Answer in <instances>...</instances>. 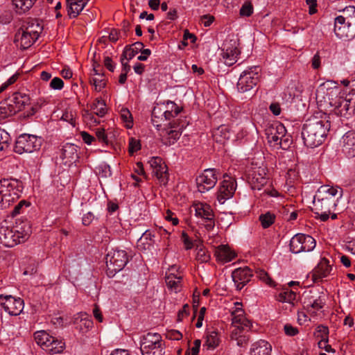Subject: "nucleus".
Listing matches in <instances>:
<instances>
[{"label": "nucleus", "instance_id": "obj_1", "mask_svg": "<svg viewBox=\"0 0 355 355\" xmlns=\"http://www.w3.org/2000/svg\"><path fill=\"white\" fill-rule=\"evenodd\" d=\"M330 129V123L326 116L314 115L303 125L302 137L304 144L309 148H315L325 140Z\"/></svg>", "mask_w": 355, "mask_h": 355}, {"label": "nucleus", "instance_id": "obj_2", "mask_svg": "<svg viewBox=\"0 0 355 355\" xmlns=\"http://www.w3.org/2000/svg\"><path fill=\"white\" fill-rule=\"evenodd\" d=\"M343 196V189L339 187L321 186L314 196L315 214L322 221H326L329 214L337 205V200Z\"/></svg>", "mask_w": 355, "mask_h": 355}, {"label": "nucleus", "instance_id": "obj_3", "mask_svg": "<svg viewBox=\"0 0 355 355\" xmlns=\"http://www.w3.org/2000/svg\"><path fill=\"white\" fill-rule=\"evenodd\" d=\"M31 234L28 223H21L15 226H0V243L5 247L12 248L26 241Z\"/></svg>", "mask_w": 355, "mask_h": 355}, {"label": "nucleus", "instance_id": "obj_4", "mask_svg": "<svg viewBox=\"0 0 355 355\" xmlns=\"http://www.w3.org/2000/svg\"><path fill=\"white\" fill-rule=\"evenodd\" d=\"M334 32L341 40H350L355 37V7H346L342 15L335 18Z\"/></svg>", "mask_w": 355, "mask_h": 355}, {"label": "nucleus", "instance_id": "obj_5", "mask_svg": "<svg viewBox=\"0 0 355 355\" xmlns=\"http://www.w3.org/2000/svg\"><path fill=\"white\" fill-rule=\"evenodd\" d=\"M232 325L233 329L231 333V338L237 342L239 346H243L246 344L249 340L246 334L250 330L252 324L248 320L241 308H236L232 312Z\"/></svg>", "mask_w": 355, "mask_h": 355}, {"label": "nucleus", "instance_id": "obj_6", "mask_svg": "<svg viewBox=\"0 0 355 355\" xmlns=\"http://www.w3.org/2000/svg\"><path fill=\"white\" fill-rule=\"evenodd\" d=\"M43 27L35 19L26 21L17 31L15 36V42H19L21 48L26 49L31 46L38 39Z\"/></svg>", "mask_w": 355, "mask_h": 355}, {"label": "nucleus", "instance_id": "obj_7", "mask_svg": "<svg viewBox=\"0 0 355 355\" xmlns=\"http://www.w3.org/2000/svg\"><path fill=\"white\" fill-rule=\"evenodd\" d=\"M164 347L160 334L148 333L141 340L140 351L142 355H164Z\"/></svg>", "mask_w": 355, "mask_h": 355}, {"label": "nucleus", "instance_id": "obj_8", "mask_svg": "<svg viewBox=\"0 0 355 355\" xmlns=\"http://www.w3.org/2000/svg\"><path fill=\"white\" fill-rule=\"evenodd\" d=\"M105 260L107 275L112 277L125 267L128 261V258L125 250H114L107 254Z\"/></svg>", "mask_w": 355, "mask_h": 355}, {"label": "nucleus", "instance_id": "obj_9", "mask_svg": "<svg viewBox=\"0 0 355 355\" xmlns=\"http://www.w3.org/2000/svg\"><path fill=\"white\" fill-rule=\"evenodd\" d=\"M260 71L261 69L258 66H252L243 71L236 85L238 91L245 93L253 89L259 80Z\"/></svg>", "mask_w": 355, "mask_h": 355}, {"label": "nucleus", "instance_id": "obj_10", "mask_svg": "<svg viewBox=\"0 0 355 355\" xmlns=\"http://www.w3.org/2000/svg\"><path fill=\"white\" fill-rule=\"evenodd\" d=\"M42 139L33 135L22 134L18 137L15 145V151L18 154L32 153L39 149Z\"/></svg>", "mask_w": 355, "mask_h": 355}, {"label": "nucleus", "instance_id": "obj_11", "mask_svg": "<svg viewBox=\"0 0 355 355\" xmlns=\"http://www.w3.org/2000/svg\"><path fill=\"white\" fill-rule=\"evenodd\" d=\"M0 193L4 197L5 202L11 204L20 197L21 186L17 180L3 179L0 180Z\"/></svg>", "mask_w": 355, "mask_h": 355}, {"label": "nucleus", "instance_id": "obj_12", "mask_svg": "<svg viewBox=\"0 0 355 355\" xmlns=\"http://www.w3.org/2000/svg\"><path fill=\"white\" fill-rule=\"evenodd\" d=\"M315 239L306 234H297L290 241V250L293 253L310 252L315 247Z\"/></svg>", "mask_w": 355, "mask_h": 355}, {"label": "nucleus", "instance_id": "obj_13", "mask_svg": "<svg viewBox=\"0 0 355 355\" xmlns=\"http://www.w3.org/2000/svg\"><path fill=\"white\" fill-rule=\"evenodd\" d=\"M239 40L237 38L232 37L227 39L222 48V57L226 65L232 66L236 61L241 51L239 49Z\"/></svg>", "mask_w": 355, "mask_h": 355}, {"label": "nucleus", "instance_id": "obj_14", "mask_svg": "<svg viewBox=\"0 0 355 355\" xmlns=\"http://www.w3.org/2000/svg\"><path fill=\"white\" fill-rule=\"evenodd\" d=\"M218 175L219 173L214 168L205 169L196 180L198 191L205 193L214 188Z\"/></svg>", "mask_w": 355, "mask_h": 355}, {"label": "nucleus", "instance_id": "obj_15", "mask_svg": "<svg viewBox=\"0 0 355 355\" xmlns=\"http://www.w3.org/2000/svg\"><path fill=\"white\" fill-rule=\"evenodd\" d=\"M0 304L10 315H19L24 309V300L12 295H0Z\"/></svg>", "mask_w": 355, "mask_h": 355}, {"label": "nucleus", "instance_id": "obj_16", "mask_svg": "<svg viewBox=\"0 0 355 355\" xmlns=\"http://www.w3.org/2000/svg\"><path fill=\"white\" fill-rule=\"evenodd\" d=\"M152 173L157 177L161 184L165 185L168 182L167 166L160 157H153L149 161Z\"/></svg>", "mask_w": 355, "mask_h": 355}, {"label": "nucleus", "instance_id": "obj_17", "mask_svg": "<svg viewBox=\"0 0 355 355\" xmlns=\"http://www.w3.org/2000/svg\"><path fill=\"white\" fill-rule=\"evenodd\" d=\"M223 177L224 180L218 192V200L221 203L232 198L236 190L235 181L227 175Z\"/></svg>", "mask_w": 355, "mask_h": 355}, {"label": "nucleus", "instance_id": "obj_18", "mask_svg": "<svg viewBox=\"0 0 355 355\" xmlns=\"http://www.w3.org/2000/svg\"><path fill=\"white\" fill-rule=\"evenodd\" d=\"M286 130L282 123L272 125L266 130V135L268 143L275 148H278V142L284 137Z\"/></svg>", "mask_w": 355, "mask_h": 355}, {"label": "nucleus", "instance_id": "obj_19", "mask_svg": "<svg viewBox=\"0 0 355 355\" xmlns=\"http://www.w3.org/2000/svg\"><path fill=\"white\" fill-rule=\"evenodd\" d=\"M234 282L239 289H241L252 277V272L248 267L239 268L234 270L232 274Z\"/></svg>", "mask_w": 355, "mask_h": 355}, {"label": "nucleus", "instance_id": "obj_20", "mask_svg": "<svg viewBox=\"0 0 355 355\" xmlns=\"http://www.w3.org/2000/svg\"><path fill=\"white\" fill-rule=\"evenodd\" d=\"M175 271H176V266H172L166 275L165 282L170 290L178 293L182 287L181 282L182 277L180 274H175Z\"/></svg>", "mask_w": 355, "mask_h": 355}, {"label": "nucleus", "instance_id": "obj_21", "mask_svg": "<svg viewBox=\"0 0 355 355\" xmlns=\"http://www.w3.org/2000/svg\"><path fill=\"white\" fill-rule=\"evenodd\" d=\"M343 151L348 157H355V132L348 131L342 137L340 141Z\"/></svg>", "mask_w": 355, "mask_h": 355}, {"label": "nucleus", "instance_id": "obj_22", "mask_svg": "<svg viewBox=\"0 0 355 355\" xmlns=\"http://www.w3.org/2000/svg\"><path fill=\"white\" fill-rule=\"evenodd\" d=\"M167 114L168 112L163 105H157L154 107L152 111V123L154 126L159 128L164 121H169Z\"/></svg>", "mask_w": 355, "mask_h": 355}, {"label": "nucleus", "instance_id": "obj_23", "mask_svg": "<svg viewBox=\"0 0 355 355\" xmlns=\"http://www.w3.org/2000/svg\"><path fill=\"white\" fill-rule=\"evenodd\" d=\"M331 270L332 268L329 264V261L325 258L322 259L313 270V279L314 282H317L329 276Z\"/></svg>", "mask_w": 355, "mask_h": 355}, {"label": "nucleus", "instance_id": "obj_24", "mask_svg": "<svg viewBox=\"0 0 355 355\" xmlns=\"http://www.w3.org/2000/svg\"><path fill=\"white\" fill-rule=\"evenodd\" d=\"M98 67H99V64L94 62L93 69L90 73L89 83L94 86L96 91L100 92L105 87L106 83L103 78V73L97 69Z\"/></svg>", "mask_w": 355, "mask_h": 355}, {"label": "nucleus", "instance_id": "obj_25", "mask_svg": "<svg viewBox=\"0 0 355 355\" xmlns=\"http://www.w3.org/2000/svg\"><path fill=\"white\" fill-rule=\"evenodd\" d=\"M15 103V107L7 103L0 104V119H4L21 110L22 107L24 105L25 102L23 101L20 104V102L17 101Z\"/></svg>", "mask_w": 355, "mask_h": 355}, {"label": "nucleus", "instance_id": "obj_26", "mask_svg": "<svg viewBox=\"0 0 355 355\" xmlns=\"http://www.w3.org/2000/svg\"><path fill=\"white\" fill-rule=\"evenodd\" d=\"M214 254L218 261L223 263L230 262L235 257V253L225 245L218 246L215 250Z\"/></svg>", "mask_w": 355, "mask_h": 355}, {"label": "nucleus", "instance_id": "obj_27", "mask_svg": "<svg viewBox=\"0 0 355 355\" xmlns=\"http://www.w3.org/2000/svg\"><path fill=\"white\" fill-rule=\"evenodd\" d=\"M89 0H67V11L70 18H76L83 10Z\"/></svg>", "mask_w": 355, "mask_h": 355}, {"label": "nucleus", "instance_id": "obj_28", "mask_svg": "<svg viewBox=\"0 0 355 355\" xmlns=\"http://www.w3.org/2000/svg\"><path fill=\"white\" fill-rule=\"evenodd\" d=\"M179 121L180 120L178 119L177 121H173V122L169 123L171 128H173L169 132H168V139L169 144H174V142L180 138L182 134V131L185 127V123L182 121L180 122Z\"/></svg>", "mask_w": 355, "mask_h": 355}, {"label": "nucleus", "instance_id": "obj_29", "mask_svg": "<svg viewBox=\"0 0 355 355\" xmlns=\"http://www.w3.org/2000/svg\"><path fill=\"white\" fill-rule=\"evenodd\" d=\"M272 347L269 343L260 340L252 344L250 355H270Z\"/></svg>", "mask_w": 355, "mask_h": 355}, {"label": "nucleus", "instance_id": "obj_30", "mask_svg": "<svg viewBox=\"0 0 355 355\" xmlns=\"http://www.w3.org/2000/svg\"><path fill=\"white\" fill-rule=\"evenodd\" d=\"M64 348L65 343L62 339L53 336L47 346H45L44 351L50 355H54L62 353Z\"/></svg>", "mask_w": 355, "mask_h": 355}, {"label": "nucleus", "instance_id": "obj_31", "mask_svg": "<svg viewBox=\"0 0 355 355\" xmlns=\"http://www.w3.org/2000/svg\"><path fill=\"white\" fill-rule=\"evenodd\" d=\"M212 135L216 142L224 144L230 138L232 133L227 125H221L214 130Z\"/></svg>", "mask_w": 355, "mask_h": 355}, {"label": "nucleus", "instance_id": "obj_32", "mask_svg": "<svg viewBox=\"0 0 355 355\" xmlns=\"http://www.w3.org/2000/svg\"><path fill=\"white\" fill-rule=\"evenodd\" d=\"M196 216L202 218L211 219L214 217L213 211L210 205L207 203L197 202L193 205Z\"/></svg>", "mask_w": 355, "mask_h": 355}, {"label": "nucleus", "instance_id": "obj_33", "mask_svg": "<svg viewBox=\"0 0 355 355\" xmlns=\"http://www.w3.org/2000/svg\"><path fill=\"white\" fill-rule=\"evenodd\" d=\"M144 44L141 42H136L131 46H127L123 52V57L130 60L133 58L138 52L141 51L144 49Z\"/></svg>", "mask_w": 355, "mask_h": 355}, {"label": "nucleus", "instance_id": "obj_34", "mask_svg": "<svg viewBox=\"0 0 355 355\" xmlns=\"http://www.w3.org/2000/svg\"><path fill=\"white\" fill-rule=\"evenodd\" d=\"M62 159L71 162L78 158L77 146L74 144H67L64 146L62 152Z\"/></svg>", "mask_w": 355, "mask_h": 355}, {"label": "nucleus", "instance_id": "obj_35", "mask_svg": "<svg viewBox=\"0 0 355 355\" xmlns=\"http://www.w3.org/2000/svg\"><path fill=\"white\" fill-rule=\"evenodd\" d=\"M53 337V336L50 335L44 330L37 331L34 334V338L36 343L44 350L45 349V346H47L48 343H50Z\"/></svg>", "mask_w": 355, "mask_h": 355}, {"label": "nucleus", "instance_id": "obj_36", "mask_svg": "<svg viewBox=\"0 0 355 355\" xmlns=\"http://www.w3.org/2000/svg\"><path fill=\"white\" fill-rule=\"evenodd\" d=\"M277 300L281 302H287L291 304V306L295 305V301L296 299V293L288 289L281 291L277 296Z\"/></svg>", "mask_w": 355, "mask_h": 355}, {"label": "nucleus", "instance_id": "obj_37", "mask_svg": "<svg viewBox=\"0 0 355 355\" xmlns=\"http://www.w3.org/2000/svg\"><path fill=\"white\" fill-rule=\"evenodd\" d=\"M74 323L78 325L80 330L84 329L88 330L92 328L93 322L92 320L87 318L86 313H80L77 314L74 318Z\"/></svg>", "mask_w": 355, "mask_h": 355}, {"label": "nucleus", "instance_id": "obj_38", "mask_svg": "<svg viewBox=\"0 0 355 355\" xmlns=\"http://www.w3.org/2000/svg\"><path fill=\"white\" fill-rule=\"evenodd\" d=\"M37 0H12V3L17 12L19 13H24L28 11L35 4Z\"/></svg>", "mask_w": 355, "mask_h": 355}, {"label": "nucleus", "instance_id": "obj_39", "mask_svg": "<svg viewBox=\"0 0 355 355\" xmlns=\"http://www.w3.org/2000/svg\"><path fill=\"white\" fill-rule=\"evenodd\" d=\"M219 343L220 338L218 332L211 331L207 333L205 345L207 346L208 349L216 348L219 345Z\"/></svg>", "mask_w": 355, "mask_h": 355}, {"label": "nucleus", "instance_id": "obj_40", "mask_svg": "<svg viewBox=\"0 0 355 355\" xmlns=\"http://www.w3.org/2000/svg\"><path fill=\"white\" fill-rule=\"evenodd\" d=\"M105 106L103 101L96 98L91 106V109L95 114L102 117L106 114Z\"/></svg>", "mask_w": 355, "mask_h": 355}, {"label": "nucleus", "instance_id": "obj_41", "mask_svg": "<svg viewBox=\"0 0 355 355\" xmlns=\"http://www.w3.org/2000/svg\"><path fill=\"white\" fill-rule=\"evenodd\" d=\"M164 106V108L167 110L168 112V114H167V116L169 119V121L176 116L180 112L181 108L178 107L174 102L172 101H167L166 104H162Z\"/></svg>", "mask_w": 355, "mask_h": 355}, {"label": "nucleus", "instance_id": "obj_42", "mask_svg": "<svg viewBox=\"0 0 355 355\" xmlns=\"http://www.w3.org/2000/svg\"><path fill=\"white\" fill-rule=\"evenodd\" d=\"M275 219V215L270 212H267L259 216V220L263 228L269 227L272 224L274 223Z\"/></svg>", "mask_w": 355, "mask_h": 355}, {"label": "nucleus", "instance_id": "obj_43", "mask_svg": "<svg viewBox=\"0 0 355 355\" xmlns=\"http://www.w3.org/2000/svg\"><path fill=\"white\" fill-rule=\"evenodd\" d=\"M196 259L201 263H207L210 259V254L202 245L196 247Z\"/></svg>", "mask_w": 355, "mask_h": 355}, {"label": "nucleus", "instance_id": "obj_44", "mask_svg": "<svg viewBox=\"0 0 355 355\" xmlns=\"http://www.w3.org/2000/svg\"><path fill=\"white\" fill-rule=\"evenodd\" d=\"M254 8L250 1H245L239 10L241 17H250L253 14Z\"/></svg>", "mask_w": 355, "mask_h": 355}, {"label": "nucleus", "instance_id": "obj_45", "mask_svg": "<svg viewBox=\"0 0 355 355\" xmlns=\"http://www.w3.org/2000/svg\"><path fill=\"white\" fill-rule=\"evenodd\" d=\"M255 274L257 278L265 282L267 285L270 286H275L274 282L264 270L259 268L255 271Z\"/></svg>", "mask_w": 355, "mask_h": 355}, {"label": "nucleus", "instance_id": "obj_46", "mask_svg": "<svg viewBox=\"0 0 355 355\" xmlns=\"http://www.w3.org/2000/svg\"><path fill=\"white\" fill-rule=\"evenodd\" d=\"M329 330L327 326L319 325L317 327L315 332V336L319 339L329 338Z\"/></svg>", "mask_w": 355, "mask_h": 355}, {"label": "nucleus", "instance_id": "obj_47", "mask_svg": "<svg viewBox=\"0 0 355 355\" xmlns=\"http://www.w3.org/2000/svg\"><path fill=\"white\" fill-rule=\"evenodd\" d=\"M121 117L126 123V126L128 128L132 126V114L128 109H122L121 110Z\"/></svg>", "mask_w": 355, "mask_h": 355}, {"label": "nucleus", "instance_id": "obj_48", "mask_svg": "<svg viewBox=\"0 0 355 355\" xmlns=\"http://www.w3.org/2000/svg\"><path fill=\"white\" fill-rule=\"evenodd\" d=\"M329 104L336 109H339L343 106L346 111L348 110V101L340 96H338L334 102L330 101Z\"/></svg>", "mask_w": 355, "mask_h": 355}, {"label": "nucleus", "instance_id": "obj_49", "mask_svg": "<svg viewBox=\"0 0 355 355\" xmlns=\"http://www.w3.org/2000/svg\"><path fill=\"white\" fill-rule=\"evenodd\" d=\"M9 135L4 130L0 128V151L8 147Z\"/></svg>", "mask_w": 355, "mask_h": 355}, {"label": "nucleus", "instance_id": "obj_50", "mask_svg": "<svg viewBox=\"0 0 355 355\" xmlns=\"http://www.w3.org/2000/svg\"><path fill=\"white\" fill-rule=\"evenodd\" d=\"M280 141L281 142H278V148L279 147L284 150L288 148L292 144L291 137L287 135L286 133L284 134V137H282Z\"/></svg>", "mask_w": 355, "mask_h": 355}, {"label": "nucleus", "instance_id": "obj_51", "mask_svg": "<svg viewBox=\"0 0 355 355\" xmlns=\"http://www.w3.org/2000/svg\"><path fill=\"white\" fill-rule=\"evenodd\" d=\"M64 87L63 80L58 77L53 78L50 83V87L53 89L60 90Z\"/></svg>", "mask_w": 355, "mask_h": 355}, {"label": "nucleus", "instance_id": "obj_52", "mask_svg": "<svg viewBox=\"0 0 355 355\" xmlns=\"http://www.w3.org/2000/svg\"><path fill=\"white\" fill-rule=\"evenodd\" d=\"M141 148L139 141L131 138L129 141V153L133 154Z\"/></svg>", "mask_w": 355, "mask_h": 355}, {"label": "nucleus", "instance_id": "obj_53", "mask_svg": "<svg viewBox=\"0 0 355 355\" xmlns=\"http://www.w3.org/2000/svg\"><path fill=\"white\" fill-rule=\"evenodd\" d=\"M328 342L329 338L319 340L318 343L319 348L324 349L327 352L334 353L335 350L328 344Z\"/></svg>", "mask_w": 355, "mask_h": 355}, {"label": "nucleus", "instance_id": "obj_54", "mask_svg": "<svg viewBox=\"0 0 355 355\" xmlns=\"http://www.w3.org/2000/svg\"><path fill=\"white\" fill-rule=\"evenodd\" d=\"M284 333L288 336H294L299 333L297 328L290 324H286L284 327Z\"/></svg>", "mask_w": 355, "mask_h": 355}, {"label": "nucleus", "instance_id": "obj_55", "mask_svg": "<svg viewBox=\"0 0 355 355\" xmlns=\"http://www.w3.org/2000/svg\"><path fill=\"white\" fill-rule=\"evenodd\" d=\"M96 135L99 141L104 143L105 144H108L107 136L105 134L104 129H98L96 132Z\"/></svg>", "mask_w": 355, "mask_h": 355}, {"label": "nucleus", "instance_id": "obj_56", "mask_svg": "<svg viewBox=\"0 0 355 355\" xmlns=\"http://www.w3.org/2000/svg\"><path fill=\"white\" fill-rule=\"evenodd\" d=\"M182 241L186 250H190L193 248V245L192 241L184 232H183L182 234Z\"/></svg>", "mask_w": 355, "mask_h": 355}, {"label": "nucleus", "instance_id": "obj_57", "mask_svg": "<svg viewBox=\"0 0 355 355\" xmlns=\"http://www.w3.org/2000/svg\"><path fill=\"white\" fill-rule=\"evenodd\" d=\"M214 21V17L210 15H205L201 17L200 21L204 26H209Z\"/></svg>", "mask_w": 355, "mask_h": 355}, {"label": "nucleus", "instance_id": "obj_58", "mask_svg": "<svg viewBox=\"0 0 355 355\" xmlns=\"http://www.w3.org/2000/svg\"><path fill=\"white\" fill-rule=\"evenodd\" d=\"M62 119L65 121L69 122L73 126H75L76 123H75V119H74L73 114L72 112L66 111L62 114Z\"/></svg>", "mask_w": 355, "mask_h": 355}, {"label": "nucleus", "instance_id": "obj_59", "mask_svg": "<svg viewBox=\"0 0 355 355\" xmlns=\"http://www.w3.org/2000/svg\"><path fill=\"white\" fill-rule=\"evenodd\" d=\"M167 338L171 340H179L182 338V334L177 330H171L167 333Z\"/></svg>", "mask_w": 355, "mask_h": 355}, {"label": "nucleus", "instance_id": "obj_60", "mask_svg": "<svg viewBox=\"0 0 355 355\" xmlns=\"http://www.w3.org/2000/svg\"><path fill=\"white\" fill-rule=\"evenodd\" d=\"M189 306L188 304H184L181 310L178 311V320L182 321L184 317L189 315Z\"/></svg>", "mask_w": 355, "mask_h": 355}, {"label": "nucleus", "instance_id": "obj_61", "mask_svg": "<svg viewBox=\"0 0 355 355\" xmlns=\"http://www.w3.org/2000/svg\"><path fill=\"white\" fill-rule=\"evenodd\" d=\"M174 214L168 209L165 214V219L171 221L173 225H177L179 223V220L176 217H173Z\"/></svg>", "mask_w": 355, "mask_h": 355}, {"label": "nucleus", "instance_id": "obj_62", "mask_svg": "<svg viewBox=\"0 0 355 355\" xmlns=\"http://www.w3.org/2000/svg\"><path fill=\"white\" fill-rule=\"evenodd\" d=\"M80 135H81L82 139L87 144L89 145L92 143V141H95V138L93 136L90 135L87 132H85V131L81 132Z\"/></svg>", "mask_w": 355, "mask_h": 355}, {"label": "nucleus", "instance_id": "obj_63", "mask_svg": "<svg viewBox=\"0 0 355 355\" xmlns=\"http://www.w3.org/2000/svg\"><path fill=\"white\" fill-rule=\"evenodd\" d=\"M320 56L318 53H315L311 60V66L314 69H317L320 67Z\"/></svg>", "mask_w": 355, "mask_h": 355}, {"label": "nucleus", "instance_id": "obj_64", "mask_svg": "<svg viewBox=\"0 0 355 355\" xmlns=\"http://www.w3.org/2000/svg\"><path fill=\"white\" fill-rule=\"evenodd\" d=\"M324 302L320 297L315 300L311 304V306L315 310H320L324 306Z\"/></svg>", "mask_w": 355, "mask_h": 355}]
</instances>
